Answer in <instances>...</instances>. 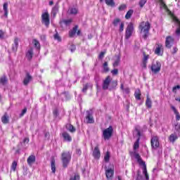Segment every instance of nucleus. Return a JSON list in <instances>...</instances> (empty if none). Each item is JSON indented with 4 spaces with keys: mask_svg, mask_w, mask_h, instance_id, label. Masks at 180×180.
Returning <instances> with one entry per match:
<instances>
[{
    "mask_svg": "<svg viewBox=\"0 0 180 180\" xmlns=\"http://www.w3.org/2000/svg\"><path fill=\"white\" fill-rule=\"evenodd\" d=\"M134 158L136 160H137L139 165H142V169H143V174L145 175V178L146 180L150 179V176H148V173L147 172V165H146V162L143 161V159H141V156L139 153L134 154Z\"/></svg>",
    "mask_w": 180,
    "mask_h": 180,
    "instance_id": "nucleus-1",
    "label": "nucleus"
},
{
    "mask_svg": "<svg viewBox=\"0 0 180 180\" xmlns=\"http://www.w3.org/2000/svg\"><path fill=\"white\" fill-rule=\"evenodd\" d=\"M151 27V25L148 21L146 22H142L139 25V29L141 32L144 33L143 37L144 39H147V36L148 34V32H150V28Z\"/></svg>",
    "mask_w": 180,
    "mask_h": 180,
    "instance_id": "nucleus-2",
    "label": "nucleus"
},
{
    "mask_svg": "<svg viewBox=\"0 0 180 180\" xmlns=\"http://www.w3.org/2000/svg\"><path fill=\"white\" fill-rule=\"evenodd\" d=\"M61 160L63 168H67L70 164V161H71V152H63L62 153Z\"/></svg>",
    "mask_w": 180,
    "mask_h": 180,
    "instance_id": "nucleus-3",
    "label": "nucleus"
},
{
    "mask_svg": "<svg viewBox=\"0 0 180 180\" xmlns=\"http://www.w3.org/2000/svg\"><path fill=\"white\" fill-rule=\"evenodd\" d=\"M112 136H113V127L110 126L103 131V137L105 140H110Z\"/></svg>",
    "mask_w": 180,
    "mask_h": 180,
    "instance_id": "nucleus-4",
    "label": "nucleus"
},
{
    "mask_svg": "<svg viewBox=\"0 0 180 180\" xmlns=\"http://www.w3.org/2000/svg\"><path fill=\"white\" fill-rule=\"evenodd\" d=\"M41 22L46 27L50 25V14L46 11L41 14Z\"/></svg>",
    "mask_w": 180,
    "mask_h": 180,
    "instance_id": "nucleus-5",
    "label": "nucleus"
},
{
    "mask_svg": "<svg viewBox=\"0 0 180 180\" xmlns=\"http://www.w3.org/2000/svg\"><path fill=\"white\" fill-rule=\"evenodd\" d=\"M150 69L153 74H158V72L161 71V63L160 61L153 62Z\"/></svg>",
    "mask_w": 180,
    "mask_h": 180,
    "instance_id": "nucleus-6",
    "label": "nucleus"
},
{
    "mask_svg": "<svg viewBox=\"0 0 180 180\" xmlns=\"http://www.w3.org/2000/svg\"><path fill=\"white\" fill-rule=\"evenodd\" d=\"M134 30V27H133V23L130 22L125 32V39H130L131 34H133V31Z\"/></svg>",
    "mask_w": 180,
    "mask_h": 180,
    "instance_id": "nucleus-7",
    "label": "nucleus"
},
{
    "mask_svg": "<svg viewBox=\"0 0 180 180\" xmlns=\"http://www.w3.org/2000/svg\"><path fill=\"white\" fill-rule=\"evenodd\" d=\"M136 134L138 136V139L134 144V150H137V148L140 147L139 143H140V136H141V133L139 129H136L135 131L134 132V136H136Z\"/></svg>",
    "mask_w": 180,
    "mask_h": 180,
    "instance_id": "nucleus-8",
    "label": "nucleus"
},
{
    "mask_svg": "<svg viewBox=\"0 0 180 180\" xmlns=\"http://www.w3.org/2000/svg\"><path fill=\"white\" fill-rule=\"evenodd\" d=\"M111 82L112 77H110V76H108L103 82V89H104V91L109 89V85H110Z\"/></svg>",
    "mask_w": 180,
    "mask_h": 180,
    "instance_id": "nucleus-9",
    "label": "nucleus"
},
{
    "mask_svg": "<svg viewBox=\"0 0 180 180\" xmlns=\"http://www.w3.org/2000/svg\"><path fill=\"white\" fill-rule=\"evenodd\" d=\"M175 42V39L172 37H167L165 41V46L167 49H171L172 46H174V43Z\"/></svg>",
    "mask_w": 180,
    "mask_h": 180,
    "instance_id": "nucleus-10",
    "label": "nucleus"
},
{
    "mask_svg": "<svg viewBox=\"0 0 180 180\" xmlns=\"http://www.w3.org/2000/svg\"><path fill=\"white\" fill-rule=\"evenodd\" d=\"M151 146L153 148L156 149L160 147V141H158V136H153L150 141Z\"/></svg>",
    "mask_w": 180,
    "mask_h": 180,
    "instance_id": "nucleus-11",
    "label": "nucleus"
},
{
    "mask_svg": "<svg viewBox=\"0 0 180 180\" xmlns=\"http://www.w3.org/2000/svg\"><path fill=\"white\" fill-rule=\"evenodd\" d=\"M163 51H164V47L162 46V44H156L155 54H157V56H161V52L162 53Z\"/></svg>",
    "mask_w": 180,
    "mask_h": 180,
    "instance_id": "nucleus-12",
    "label": "nucleus"
},
{
    "mask_svg": "<svg viewBox=\"0 0 180 180\" xmlns=\"http://www.w3.org/2000/svg\"><path fill=\"white\" fill-rule=\"evenodd\" d=\"M93 156L97 160L101 158V150H99V147L96 146L94 148V150L93 151Z\"/></svg>",
    "mask_w": 180,
    "mask_h": 180,
    "instance_id": "nucleus-13",
    "label": "nucleus"
},
{
    "mask_svg": "<svg viewBox=\"0 0 180 180\" xmlns=\"http://www.w3.org/2000/svg\"><path fill=\"white\" fill-rule=\"evenodd\" d=\"M87 115L86 117V123H94V117H92V115L89 111L86 112Z\"/></svg>",
    "mask_w": 180,
    "mask_h": 180,
    "instance_id": "nucleus-14",
    "label": "nucleus"
},
{
    "mask_svg": "<svg viewBox=\"0 0 180 180\" xmlns=\"http://www.w3.org/2000/svg\"><path fill=\"white\" fill-rule=\"evenodd\" d=\"M27 162L28 165H32V164H34V162H36V156L34 155H30L27 160Z\"/></svg>",
    "mask_w": 180,
    "mask_h": 180,
    "instance_id": "nucleus-15",
    "label": "nucleus"
},
{
    "mask_svg": "<svg viewBox=\"0 0 180 180\" xmlns=\"http://www.w3.org/2000/svg\"><path fill=\"white\" fill-rule=\"evenodd\" d=\"M62 136L63 137L65 141H72V138H71V136H70V134L67 132H63L62 134Z\"/></svg>",
    "mask_w": 180,
    "mask_h": 180,
    "instance_id": "nucleus-16",
    "label": "nucleus"
},
{
    "mask_svg": "<svg viewBox=\"0 0 180 180\" xmlns=\"http://www.w3.org/2000/svg\"><path fill=\"white\" fill-rule=\"evenodd\" d=\"M31 81H32V77L30 76V74L27 73L26 77L23 80L24 85H27L29 82H30Z\"/></svg>",
    "mask_w": 180,
    "mask_h": 180,
    "instance_id": "nucleus-17",
    "label": "nucleus"
},
{
    "mask_svg": "<svg viewBox=\"0 0 180 180\" xmlns=\"http://www.w3.org/2000/svg\"><path fill=\"white\" fill-rule=\"evenodd\" d=\"M113 174L114 172L112 169H108L105 170V175L108 179H109V178H112L113 176Z\"/></svg>",
    "mask_w": 180,
    "mask_h": 180,
    "instance_id": "nucleus-18",
    "label": "nucleus"
},
{
    "mask_svg": "<svg viewBox=\"0 0 180 180\" xmlns=\"http://www.w3.org/2000/svg\"><path fill=\"white\" fill-rule=\"evenodd\" d=\"M171 109L173 110L174 115H176V120L179 121L180 120V115L176 108L174 106H171Z\"/></svg>",
    "mask_w": 180,
    "mask_h": 180,
    "instance_id": "nucleus-19",
    "label": "nucleus"
},
{
    "mask_svg": "<svg viewBox=\"0 0 180 180\" xmlns=\"http://www.w3.org/2000/svg\"><path fill=\"white\" fill-rule=\"evenodd\" d=\"M77 30H78V25L75 26L72 30L69 32L70 37H74L77 33Z\"/></svg>",
    "mask_w": 180,
    "mask_h": 180,
    "instance_id": "nucleus-20",
    "label": "nucleus"
},
{
    "mask_svg": "<svg viewBox=\"0 0 180 180\" xmlns=\"http://www.w3.org/2000/svg\"><path fill=\"white\" fill-rule=\"evenodd\" d=\"M58 4H56L54 7L52 8L51 15L53 16V18H56V15L58 13Z\"/></svg>",
    "mask_w": 180,
    "mask_h": 180,
    "instance_id": "nucleus-21",
    "label": "nucleus"
},
{
    "mask_svg": "<svg viewBox=\"0 0 180 180\" xmlns=\"http://www.w3.org/2000/svg\"><path fill=\"white\" fill-rule=\"evenodd\" d=\"M134 96L137 101H140L141 99V91L140 89H136L135 91Z\"/></svg>",
    "mask_w": 180,
    "mask_h": 180,
    "instance_id": "nucleus-22",
    "label": "nucleus"
},
{
    "mask_svg": "<svg viewBox=\"0 0 180 180\" xmlns=\"http://www.w3.org/2000/svg\"><path fill=\"white\" fill-rule=\"evenodd\" d=\"M26 57L27 60H32V58H33V49H30L27 51L26 53Z\"/></svg>",
    "mask_w": 180,
    "mask_h": 180,
    "instance_id": "nucleus-23",
    "label": "nucleus"
},
{
    "mask_svg": "<svg viewBox=\"0 0 180 180\" xmlns=\"http://www.w3.org/2000/svg\"><path fill=\"white\" fill-rule=\"evenodd\" d=\"M68 13H69V15H77V13H78V9L75 8H70L68 9Z\"/></svg>",
    "mask_w": 180,
    "mask_h": 180,
    "instance_id": "nucleus-24",
    "label": "nucleus"
},
{
    "mask_svg": "<svg viewBox=\"0 0 180 180\" xmlns=\"http://www.w3.org/2000/svg\"><path fill=\"white\" fill-rule=\"evenodd\" d=\"M169 140L171 143H175V141L178 140V136L175 134H172L169 137Z\"/></svg>",
    "mask_w": 180,
    "mask_h": 180,
    "instance_id": "nucleus-25",
    "label": "nucleus"
},
{
    "mask_svg": "<svg viewBox=\"0 0 180 180\" xmlns=\"http://www.w3.org/2000/svg\"><path fill=\"white\" fill-rule=\"evenodd\" d=\"M146 105L147 106V108H148V109H151L153 106V102L151 101V99L150 98V97H148V96H147Z\"/></svg>",
    "mask_w": 180,
    "mask_h": 180,
    "instance_id": "nucleus-26",
    "label": "nucleus"
},
{
    "mask_svg": "<svg viewBox=\"0 0 180 180\" xmlns=\"http://www.w3.org/2000/svg\"><path fill=\"white\" fill-rule=\"evenodd\" d=\"M3 10L4 11V16L6 18H8V2H6L3 5Z\"/></svg>",
    "mask_w": 180,
    "mask_h": 180,
    "instance_id": "nucleus-27",
    "label": "nucleus"
},
{
    "mask_svg": "<svg viewBox=\"0 0 180 180\" xmlns=\"http://www.w3.org/2000/svg\"><path fill=\"white\" fill-rule=\"evenodd\" d=\"M1 122H2V123H4V124H6L9 123V117L8 116V115L5 114V115L1 117Z\"/></svg>",
    "mask_w": 180,
    "mask_h": 180,
    "instance_id": "nucleus-28",
    "label": "nucleus"
},
{
    "mask_svg": "<svg viewBox=\"0 0 180 180\" xmlns=\"http://www.w3.org/2000/svg\"><path fill=\"white\" fill-rule=\"evenodd\" d=\"M0 84H1V85H6V84H8V78L6 76H3L0 78Z\"/></svg>",
    "mask_w": 180,
    "mask_h": 180,
    "instance_id": "nucleus-29",
    "label": "nucleus"
},
{
    "mask_svg": "<svg viewBox=\"0 0 180 180\" xmlns=\"http://www.w3.org/2000/svg\"><path fill=\"white\" fill-rule=\"evenodd\" d=\"M51 167L53 174H56V160L54 159L51 160Z\"/></svg>",
    "mask_w": 180,
    "mask_h": 180,
    "instance_id": "nucleus-30",
    "label": "nucleus"
},
{
    "mask_svg": "<svg viewBox=\"0 0 180 180\" xmlns=\"http://www.w3.org/2000/svg\"><path fill=\"white\" fill-rule=\"evenodd\" d=\"M66 128L71 133H74V131H75V127H74V126H72L71 124H67Z\"/></svg>",
    "mask_w": 180,
    "mask_h": 180,
    "instance_id": "nucleus-31",
    "label": "nucleus"
},
{
    "mask_svg": "<svg viewBox=\"0 0 180 180\" xmlns=\"http://www.w3.org/2000/svg\"><path fill=\"white\" fill-rule=\"evenodd\" d=\"M105 2L108 6L113 7L115 5V0H105Z\"/></svg>",
    "mask_w": 180,
    "mask_h": 180,
    "instance_id": "nucleus-32",
    "label": "nucleus"
},
{
    "mask_svg": "<svg viewBox=\"0 0 180 180\" xmlns=\"http://www.w3.org/2000/svg\"><path fill=\"white\" fill-rule=\"evenodd\" d=\"M121 22H122L120 20V18H115L114 20L112 21V25H113V26H115L116 27L117 26L120 25Z\"/></svg>",
    "mask_w": 180,
    "mask_h": 180,
    "instance_id": "nucleus-33",
    "label": "nucleus"
},
{
    "mask_svg": "<svg viewBox=\"0 0 180 180\" xmlns=\"http://www.w3.org/2000/svg\"><path fill=\"white\" fill-rule=\"evenodd\" d=\"M109 160H110V153L108 151L104 156V161H105V162H109Z\"/></svg>",
    "mask_w": 180,
    "mask_h": 180,
    "instance_id": "nucleus-34",
    "label": "nucleus"
},
{
    "mask_svg": "<svg viewBox=\"0 0 180 180\" xmlns=\"http://www.w3.org/2000/svg\"><path fill=\"white\" fill-rule=\"evenodd\" d=\"M32 43L36 49H40V42L37 39H33Z\"/></svg>",
    "mask_w": 180,
    "mask_h": 180,
    "instance_id": "nucleus-35",
    "label": "nucleus"
},
{
    "mask_svg": "<svg viewBox=\"0 0 180 180\" xmlns=\"http://www.w3.org/2000/svg\"><path fill=\"white\" fill-rule=\"evenodd\" d=\"M103 72H109V67L108 66V62H105L103 65Z\"/></svg>",
    "mask_w": 180,
    "mask_h": 180,
    "instance_id": "nucleus-36",
    "label": "nucleus"
},
{
    "mask_svg": "<svg viewBox=\"0 0 180 180\" xmlns=\"http://www.w3.org/2000/svg\"><path fill=\"white\" fill-rule=\"evenodd\" d=\"M116 57H117V59L115 60L113 63V67H117V65H119L120 63V56H117Z\"/></svg>",
    "mask_w": 180,
    "mask_h": 180,
    "instance_id": "nucleus-37",
    "label": "nucleus"
},
{
    "mask_svg": "<svg viewBox=\"0 0 180 180\" xmlns=\"http://www.w3.org/2000/svg\"><path fill=\"white\" fill-rule=\"evenodd\" d=\"M111 86L110 87V89H115V88H116V86H117V81L115 80L112 81L110 83Z\"/></svg>",
    "mask_w": 180,
    "mask_h": 180,
    "instance_id": "nucleus-38",
    "label": "nucleus"
},
{
    "mask_svg": "<svg viewBox=\"0 0 180 180\" xmlns=\"http://www.w3.org/2000/svg\"><path fill=\"white\" fill-rule=\"evenodd\" d=\"M18 167V162L13 161L11 165V169L15 172L16 171V167Z\"/></svg>",
    "mask_w": 180,
    "mask_h": 180,
    "instance_id": "nucleus-39",
    "label": "nucleus"
},
{
    "mask_svg": "<svg viewBox=\"0 0 180 180\" xmlns=\"http://www.w3.org/2000/svg\"><path fill=\"white\" fill-rule=\"evenodd\" d=\"M146 4H147V0H140L139 2L140 8H143Z\"/></svg>",
    "mask_w": 180,
    "mask_h": 180,
    "instance_id": "nucleus-40",
    "label": "nucleus"
},
{
    "mask_svg": "<svg viewBox=\"0 0 180 180\" xmlns=\"http://www.w3.org/2000/svg\"><path fill=\"white\" fill-rule=\"evenodd\" d=\"M131 15H133V11H132V10H129V11L127 13V14H126V15H125V18H126L127 19H130V18H131Z\"/></svg>",
    "mask_w": 180,
    "mask_h": 180,
    "instance_id": "nucleus-41",
    "label": "nucleus"
},
{
    "mask_svg": "<svg viewBox=\"0 0 180 180\" xmlns=\"http://www.w3.org/2000/svg\"><path fill=\"white\" fill-rule=\"evenodd\" d=\"M89 88V84H86L83 86L82 92L84 94L86 93V91H88V89Z\"/></svg>",
    "mask_w": 180,
    "mask_h": 180,
    "instance_id": "nucleus-42",
    "label": "nucleus"
},
{
    "mask_svg": "<svg viewBox=\"0 0 180 180\" xmlns=\"http://www.w3.org/2000/svg\"><path fill=\"white\" fill-rule=\"evenodd\" d=\"M63 22L65 23V25H66V26H68V25H71V23H72V19L64 20L63 21Z\"/></svg>",
    "mask_w": 180,
    "mask_h": 180,
    "instance_id": "nucleus-43",
    "label": "nucleus"
},
{
    "mask_svg": "<svg viewBox=\"0 0 180 180\" xmlns=\"http://www.w3.org/2000/svg\"><path fill=\"white\" fill-rule=\"evenodd\" d=\"M148 58H150V56L143 54V63H148Z\"/></svg>",
    "mask_w": 180,
    "mask_h": 180,
    "instance_id": "nucleus-44",
    "label": "nucleus"
},
{
    "mask_svg": "<svg viewBox=\"0 0 180 180\" xmlns=\"http://www.w3.org/2000/svg\"><path fill=\"white\" fill-rule=\"evenodd\" d=\"M124 30V22H122L120 24V32H123Z\"/></svg>",
    "mask_w": 180,
    "mask_h": 180,
    "instance_id": "nucleus-45",
    "label": "nucleus"
},
{
    "mask_svg": "<svg viewBox=\"0 0 180 180\" xmlns=\"http://www.w3.org/2000/svg\"><path fill=\"white\" fill-rule=\"evenodd\" d=\"M14 46H15V49H18V46H19V39L15 38Z\"/></svg>",
    "mask_w": 180,
    "mask_h": 180,
    "instance_id": "nucleus-46",
    "label": "nucleus"
},
{
    "mask_svg": "<svg viewBox=\"0 0 180 180\" xmlns=\"http://www.w3.org/2000/svg\"><path fill=\"white\" fill-rule=\"evenodd\" d=\"M176 89H180L179 85L174 86L172 89V92H174V94H176Z\"/></svg>",
    "mask_w": 180,
    "mask_h": 180,
    "instance_id": "nucleus-47",
    "label": "nucleus"
},
{
    "mask_svg": "<svg viewBox=\"0 0 180 180\" xmlns=\"http://www.w3.org/2000/svg\"><path fill=\"white\" fill-rule=\"evenodd\" d=\"M70 180H79V175L75 174V176L72 177Z\"/></svg>",
    "mask_w": 180,
    "mask_h": 180,
    "instance_id": "nucleus-48",
    "label": "nucleus"
},
{
    "mask_svg": "<svg viewBox=\"0 0 180 180\" xmlns=\"http://www.w3.org/2000/svg\"><path fill=\"white\" fill-rule=\"evenodd\" d=\"M126 8H127L126 4H122L119 7V11H124V9H126Z\"/></svg>",
    "mask_w": 180,
    "mask_h": 180,
    "instance_id": "nucleus-49",
    "label": "nucleus"
},
{
    "mask_svg": "<svg viewBox=\"0 0 180 180\" xmlns=\"http://www.w3.org/2000/svg\"><path fill=\"white\" fill-rule=\"evenodd\" d=\"M175 34H176V36H180V25H179V27L176 28Z\"/></svg>",
    "mask_w": 180,
    "mask_h": 180,
    "instance_id": "nucleus-50",
    "label": "nucleus"
},
{
    "mask_svg": "<svg viewBox=\"0 0 180 180\" xmlns=\"http://www.w3.org/2000/svg\"><path fill=\"white\" fill-rule=\"evenodd\" d=\"M119 72V70H117V69H114L111 71V73L112 74V75H117Z\"/></svg>",
    "mask_w": 180,
    "mask_h": 180,
    "instance_id": "nucleus-51",
    "label": "nucleus"
},
{
    "mask_svg": "<svg viewBox=\"0 0 180 180\" xmlns=\"http://www.w3.org/2000/svg\"><path fill=\"white\" fill-rule=\"evenodd\" d=\"M174 129L175 130H176V131H179L180 130V124L176 123L175 125H174Z\"/></svg>",
    "mask_w": 180,
    "mask_h": 180,
    "instance_id": "nucleus-52",
    "label": "nucleus"
},
{
    "mask_svg": "<svg viewBox=\"0 0 180 180\" xmlns=\"http://www.w3.org/2000/svg\"><path fill=\"white\" fill-rule=\"evenodd\" d=\"M106 52H101L99 56H98V58L102 60V58H103V57H105V54Z\"/></svg>",
    "mask_w": 180,
    "mask_h": 180,
    "instance_id": "nucleus-53",
    "label": "nucleus"
},
{
    "mask_svg": "<svg viewBox=\"0 0 180 180\" xmlns=\"http://www.w3.org/2000/svg\"><path fill=\"white\" fill-rule=\"evenodd\" d=\"M54 39L55 40H58V41H61V38L60 37V36L58 35V34H56L54 35Z\"/></svg>",
    "mask_w": 180,
    "mask_h": 180,
    "instance_id": "nucleus-54",
    "label": "nucleus"
},
{
    "mask_svg": "<svg viewBox=\"0 0 180 180\" xmlns=\"http://www.w3.org/2000/svg\"><path fill=\"white\" fill-rule=\"evenodd\" d=\"M173 20L174 22H176V23H178L179 26H180V20L176 17H174Z\"/></svg>",
    "mask_w": 180,
    "mask_h": 180,
    "instance_id": "nucleus-55",
    "label": "nucleus"
},
{
    "mask_svg": "<svg viewBox=\"0 0 180 180\" xmlns=\"http://www.w3.org/2000/svg\"><path fill=\"white\" fill-rule=\"evenodd\" d=\"M26 112H27V108H24L21 112V114L20 115V117L23 116L25 115V113H26Z\"/></svg>",
    "mask_w": 180,
    "mask_h": 180,
    "instance_id": "nucleus-56",
    "label": "nucleus"
},
{
    "mask_svg": "<svg viewBox=\"0 0 180 180\" xmlns=\"http://www.w3.org/2000/svg\"><path fill=\"white\" fill-rule=\"evenodd\" d=\"M75 50H76L75 45H72V46H71V48H70V51H71L72 53H74Z\"/></svg>",
    "mask_w": 180,
    "mask_h": 180,
    "instance_id": "nucleus-57",
    "label": "nucleus"
},
{
    "mask_svg": "<svg viewBox=\"0 0 180 180\" xmlns=\"http://www.w3.org/2000/svg\"><path fill=\"white\" fill-rule=\"evenodd\" d=\"M124 92H125L127 94H130V89L129 88H126L124 90H122Z\"/></svg>",
    "mask_w": 180,
    "mask_h": 180,
    "instance_id": "nucleus-58",
    "label": "nucleus"
},
{
    "mask_svg": "<svg viewBox=\"0 0 180 180\" xmlns=\"http://www.w3.org/2000/svg\"><path fill=\"white\" fill-rule=\"evenodd\" d=\"M76 153H77L78 155H81V154L82 153V152H81V149H77V150H76Z\"/></svg>",
    "mask_w": 180,
    "mask_h": 180,
    "instance_id": "nucleus-59",
    "label": "nucleus"
},
{
    "mask_svg": "<svg viewBox=\"0 0 180 180\" xmlns=\"http://www.w3.org/2000/svg\"><path fill=\"white\" fill-rule=\"evenodd\" d=\"M147 68V63L143 62L142 63V68Z\"/></svg>",
    "mask_w": 180,
    "mask_h": 180,
    "instance_id": "nucleus-60",
    "label": "nucleus"
},
{
    "mask_svg": "<svg viewBox=\"0 0 180 180\" xmlns=\"http://www.w3.org/2000/svg\"><path fill=\"white\" fill-rule=\"evenodd\" d=\"M53 115H54V116H58V110H55L53 111Z\"/></svg>",
    "mask_w": 180,
    "mask_h": 180,
    "instance_id": "nucleus-61",
    "label": "nucleus"
},
{
    "mask_svg": "<svg viewBox=\"0 0 180 180\" xmlns=\"http://www.w3.org/2000/svg\"><path fill=\"white\" fill-rule=\"evenodd\" d=\"M176 51H178V48H176V47L173 48V54H175V53H176Z\"/></svg>",
    "mask_w": 180,
    "mask_h": 180,
    "instance_id": "nucleus-62",
    "label": "nucleus"
},
{
    "mask_svg": "<svg viewBox=\"0 0 180 180\" xmlns=\"http://www.w3.org/2000/svg\"><path fill=\"white\" fill-rule=\"evenodd\" d=\"M23 143H29V138H25L23 140Z\"/></svg>",
    "mask_w": 180,
    "mask_h": 180,
    "instance_id": "nucleus-63",
    "label": "nucleus"
},
{
    "mask_svg": "<svg viewBox=\"0 0 180 180\" xmlns=\"http://www.w3.org/2000/svg\"><path fill=\"white\" fill-rule=\"evenodd\" d=\"M4 37V32L2 30H0V39H2Z\"/></svg>",
    "mask_w": 180,
    "mask_h": 180,
    "instance_id": "nucleus-64",
    "label": "nucleus"
}]
</instances>
